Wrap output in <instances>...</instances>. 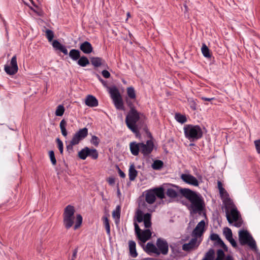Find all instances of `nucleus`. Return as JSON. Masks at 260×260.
I'll list each match as a JSON object with an SVG mask.
<instances>
[{
  "label": "nucleus",
  "instance_id": "obj_30",
  "mask_svg": "<svg viewBox=\"0 0 260 260\" xmlns=\"http://www.w3.org/2000/svg\"><path fill=\"white\" fill-rule=\"evenodd\" d=\"M152 190H154V193L155 197L157 196L160 199H162L165 198L164 190L162 187L154 188Z\"/></svg>",
  "mask_w": 260,
  "mask_h": 260
},
{
  "label": "nucleus",
  "instance_id": "obj_33",
  "mask_svg": "<svg viewBox=\"0 0 260 260\" xmlns=\"http://www.w3.org/2000/svg\"><path fill=\"white\" fill-rule=\"evenodd\" d=\"M126 93L128 98L132 100H135L136 98V92L134 87L131 86L126 89Z\"/></svg>",
  "mask_w": 260,
  "mask_h": 260
},
{
  "label": "nucleus",
  "instance_id": "obj_54",
  "mask_svg": "<svg viewBox=\"0 0 260 260\" xmlns=\"http://www.w3.org/2000/svg\"><path fill=\"white\" fill-rule=\"evenodd\" d=\"M228 240L230 242V243L231 244V245L234 247H237V243H236V242L235 241V240L232 238H230V239H228Z\"/></svg>",
  "mask_w": 260,
  "mask_h": 260
},
{
  "label": "nucleus",
  "instance_id": "obj_19",
  "mask_svg": "<svg viewBox=\"0 0 260 260\" xmlns=\"http://www.w3.org/2000/svg\"><path fill=\"white\" fill-rule=\"evenodd\" d=\"M80 49L85 54H89L93 51V48L91 44L87 41H85L83 43L81 44Z\"/></svg>",
  "mask_w": 260,
  "mask_h": 260
},
{
  "label": "nucleus",
  "instance_id": "obj_27",
  "mask_svg": "<svg viewBox=\"0 0 260 260\" xmlns=\"http://www.w3.org/2000/svg\"><path fill=\"white\" fill-rule=\"evenodd\" d=\"M67 125V121L64 119L61 120L59 124V127L61 130V133L64 137H67L68 135V132L66 129Z\"/></svg>",
  "mask_w": 260,
  "mask_h": 260
},
{
  "label": "nucleus",
  "instance_id": "obj_9",
  "mask_svg": "<svg viewBox=\"0 0 260 260\" xmlns=\"http://www.w3.org/2000/svg\"><path fill=\"white\" fill-rule=\"evenodd\" d=\"M87 134L88 129L87 128L84 127L79 129L73 136L70 142V145L73 146L79 144L81 140L84 139L87 136Z\"/></svg>",
  "mask_w": 260,
  "mask_h": 260
},
{
  "label": "nucleus",
  "instance_id": "obj_3",
  "mask_svg": "<svg viewBox=\"0 0 260 260\" xmlns=\"http://www.w3.org/2000/svg\"><path fill=\"white\" fill-rule=\"evenodd\" d=\"M143 116V114L134 108H132L128 112L125 118V123L127 127L134 133H139V123Z\"/></svg>",
  "mask_w": 260,
  "mask_h": 260
},
{
  "label": "nucleus",
  "instance_id": "obj_1",
  "mask_svg": "<svg viewBox=\"0 0 260 260\" xmlns=\"http://www.w3.org/2000/svg\"><path fill=\"white\" fill-rule=\"evenodd\" d=\"M178 188L180 193L190 202L187 206L191 213H200L204 210L205 206L204 200L200 193L188 188Z\"/></svg>",
  "mask_w": 260,
  "mask_h": 260
},
{
  "label": "nucleus",
  "instance_id": "obj_34",
  "mask_svg": "<svg viewBox=\"0 0 260 260\" xmlns=\"http://www.w3.org/2000/svg\"><path fill=\"white\" fill-rule=\"evenodd\" d=\"M214 251L213 249H210L206 253L204 258L202 260H214Z\"/></svg>",
  "mask_w": 260,
  "mask_h": 260
},
{
  "label": "nucleus",
  "instance_id": "obj_40",
  "mask_svg": "<svg viewBox=\"0 0 260 260\" xmlns=\"http://www.w3.org/2000/svg\"><path fill=\"white\" fill-rule=\"evenodd\" d=\"M98 156H99V154L96 149L89 148L88 156L91 157L93 159H96L98 158Z\"/></svg>",
  "mask_w": 260,
  "mask_h": 260
},
{
  "label": "nucleus",
  "instance_id": "obj_39",
  "mask_svg": "<svg viewBox=\"0 0 260 260\" xmlns=\"http://www.w3.org/2000/svg\"><path fill=\"white\" fill-rule=\"evenodd\" d=\"M163 162L159 160H155L152 165V167L154 170H159L162 167Z\"/></svg>",
  "mask_w": 260,
  "mask_h": 260
},
{
  "label": "nucleus",
  "instance_id": "obj_4",
  "mask_svg": "<svg viewBox=\"0 0 260 260\" xmlns=\"http://www.w3.org/2000/svg\"><path fill=\"white\" fill-rule=\"evenodd\" d=\"M184 136L190 142H193L201 139L203 136L201 127L198 125L186 124L184 126Z\"/></svg>",
  "mask_w": 260,
  "mask_h": 260
},
{
  "label": "nucleus",
  "instance_id": "obj_6",
  "mask_svg": "<svg viewBox=\"0 0 260 260\" xmlns=\"http://www.w3.org/2000/svg\"><path fill=\"white\" fill-rule=\"evenodd\" d=\"M108 91L116 108L118 110H123V101L117 88L115 86L109 87Z\"/></svg>",
  "mask_w": 260,
  "mask_h": 260
},
{
  "label": "nucleus",
  "instance_id": "obj_55",
  "mask_svg": "<svg viewBox=\"0 0 260 260\" xmlns=\"http://www.w3.org/2000/svg\"><path fill=\"white\" fill-rule=\"evenodd\" d=\"M107 181L111 185H113L115 183V179L113 177H109Z\"/></svg>",
  "mask_w": 260,
  "mask_h": 260
},
{
  "label": "nucleus",
  "instance_id": "obj_48",
  "mask_svg": "<svg viewBox=\"0 0 260 260\" xmlns=\"http://www.w3.org/2000/svg\"><path fill=\"white\" fill-rule=\"evenodd\" d=\"M56 141H57V143L58 148L60 151V153L61 154H62L63 153V143L59 138H57L56 139Z\"/></svg>",
  "mask_w": 260,
  "mask_h": 260
},
{
  "label": "nucleus",
  "instance_id": "obj_38",
  "mask_svg": "<svg viewBox=\"0 0 260 260\" xmlns=\"http://www.w3.org/2000/svg\"><path fill=\"white\" fill-rule=\"evenodd\" d=\"M102 59L100 57H92L91 58V62L93 66L98 67L102 63Z\"/></svg>",
  "mask_w": 260,
  "mask_h": 260
},
{
  "label": "nucleus",
  "instance_id": "obj_37",
  "mask_svg": "<svg viewBox=\"0 0 260 260\" xmlns=\"http://www.w3.org/2000/svg\"><path fill=\"white\" fill-rule=\"evenodd\" d=\"M175 119L180 123H184L187 121V118L185 115L177 113L175 116Z\"/></svg>",
  "mask_w": 260,
  "mask_h": 260
},
{
  "label": "nucleus",
  "instance_id": "obj_31",
  "mask_svg": "<svg viewBox=\"0 0 260 260\" xmlns=\"http://www.w3.org/2000/svg\"><path fill=\"white\" fill-rule=\"evenodd\" d=\"M201 51L204 57L208 58L211 57V55L210 52V50L205 44H203L201 48Z\"/></svg>",
  "mask_w": 260,
  "mask_h": 260
},
{
  "label": "nucleus",
  "instance_id": "obj_36",
  "mask_svg": "<svg viewBox=\"0 0 260 260\" xmlns=\"http://www.w3.org/2000/svg\"><path fill=\"white\" fill-rule=\"evenodd\" d=\"M65 111V108L62 105H59L57 106L55 110V115L57 116H62Z\"/></svg>",
  "mask_w": 260,
  "mask_h": 260
},
{
  "label": "nucleus",
  "instance_id": "obj_42",
  "mask_svg": "<svg viewBox=\"0 0 260 260\" xmlns=\"http://www.w3.org/2000/svg\"><path fill=\"white\" fill-rule=\"evenodd\" d=\"M219 193L220 194V196L222 198H224L226 199V201H225L224 203L228 200H230V199H228L229 194L227 191L225 190L224 188H221L220 190H219Z\"/></svg>",
  "mask_w": 260,
  "mask_h": 260
},
{
  "label": "nucleus",
  "instance_id": "obj_52",
  "mask_svg": "<svg viewBox=\"0 0 260 260\" xmlns=\"http://www.w3.org/2000/svg\"><path fill=\"white\" fill-rule=\"evenodd\" d=\"M102 74L105 78H108L110 76V73L107 70H104L102 72Z\"/></svg>",
  "mask_w": 260,
  "mask_h": 260
},
{
  "label": "nucleus",
  "instance_id": "obj_49",
  "mask_svg": "<svg viewBox=\"0 0 260 260\" xmlns=\"http://www.w3.org/2000/svg\"><path fill=\"white\" fill-rule=\"evenodd\" d=\"M100 142L99 139L95 136H93L91 139V143L94 146H98Z\"/></svg>",
  "mask_w": 260,
  "mask_h": 260
},
{
  "label": "nucleus",
  "instance_id": "obj_32",
  "mask_svg": "<svg viewBox=\"0 0 260 260\" xmlns=\"http://www.w3.org/2000/svg\"><path fill=\"white\" fill-rule=\"evenodd\" d=\"M102 219L103 221L104 226H105L106 230V233L109 236H110V226L109 219L106 216L103 217L102 218Z\"/></svg>",
  "mask_w": 260,
  "mask_h": 260
},
{
  "label": "nucleus",
  "instance_id": "obj_29",
  "mask_svg": "<svg viewBox=\"0 0 260 260\" xmlns=\"http://www.w3.org/2000/svg\"><path fill=\"white\" fill-rule=\"evenodd\" d=\"M151 214L150 213H146L144 215V223L145 228H148L151 226Z\"/></svg>",
  "mask_w": 260,
  "mask_h": 260
},
{
  "label": "nucleus",
  "instance_id": "obj_17",
  "mask_svg": "<svg viewBox=\"0 0 260 260\" xmlns=\"http://www.w3.org/2000/svg\"><path fill=\"white\" fill-rule=\"evenodd\" d=\"M129 149L133 155L137 156L139 152H141V143L131 142L129 144Z\"/></svg>",
  "mask_w": 260,
  "mask_h": 260
},
{
  "label": "nucleus",
  "instance_id": "obj_22",
  "mask_svg": "<svg viewBox=\"0 0 260 260\" xmlns=\"http://www.w3.org/2000/svg\"><path fill=\"white\" fill-rule=\"evenodd\" d=\"M178 188L181 187L177 186H175L174 188H168L166 191L167 195L172 198H176L178 196V192L180 193Z\"/></svg>",
  "mask_w": 260,
  "mask_h": 260
},
{
  "label": "nucleus",
  "instance_id": "obj_62",
  "mask_svg": "<svg viewBox=\"0 0 260 260\" xmlns=\"http://www.w3.org/2000/svg\"><path fill=\"white\" fill-rule=\"evenodd\" d=\"M127 16H128V17H129V16H130V14H129V13H127Z\"/></svg>",
  "mask_w": 260,
  "mask_h": 260
},
{
  "label": "nucleus",
  "instance_id": "obj_47",
  "mask_svg": "<svg viewBox=\"0 0 260 260\" xmlns=\"http://www.w3.org/2000/svg\"><path fill=\"white\" fill-rule=\"evenodd\" d=\"M49 155L51 160V161L52 164V165H55L56 164V158L55 157V155L54 151L52 150H51L49 152Z\"/></svg>",
  "mask_w": 260,
  "mask_h": 260
},
{
  "label": "nucleus",
  "instance_id": "obj_28",
  "mask_svg": "<svg viewBox=\"0 0 260 260\" xmlns=\"http://www.w3.org/2000/svg\"><path fill=\"white\" fill-rule=\"evenodd\" d=\"M78 60L77 63L81 67H85L89 64V61L86 56L80 57Z\"/></svg>",
  "mask_w": 260,
  "mask_h": 260
},
{
  "label": "nucleus",
  "instance_id": "obj_12",
  "mask_svg": "<svg viewBox=\"0 0 260 260\" xmlns=\"http://www.w3.org/2000/svg\"><path fill=\"white\" fill-rule=\"evenodd\" d=\"M180 178L185 183L194 186H198L199 185V181L198 179L189 173H184L180 175Z\"/></svg>",
  "mask_w": 260,
  "mask_h": 260
},
{
  "label": "nucleus",
  "instance_id": "obj_7",
  "mask_svg": "<svg viewBox=\"0 0 260 260\" xmlns=\"http://www.w3.org/2000/svg\"><path fill=\"white\" fill-rule=\"evenodd\" d=\"M239 239L241 245L247 244L252 249L256 248L255 241L247 231H240L239 232Z\"/></svg>",
  "mask_w": 260,
  "mask_h": 260
},
{
  "label": "nucleus",
  "instance_id": "obj_61",
  "mask_svg": "<svg viewBox=\"0 0 260 260\" xmlns=\"http://www.w3.org/2000/svg\"><path fill=\"white\" fill-rule=\"evenodd\" d=\"M98 78L100 80V81L103 83L105 84V82L100 77V76L98 75Z\"/></svg>",
  "mask_w": 260,
  "mask_h": 260
},
{
  "label": "nucleus",
  "instance_id": "obj_57",
  "mask_svg": "<svg viewBox=\"0 0 260 260\" xmlns=\"http://www.w3.org/2000/svg\"><path fill=\"white\" fill-rule=\"evenodd\" d=\"M77 254V249H76L74 250V251L73 252L72 258L71 260H75V258L76 257Z\"/></svg>",
  "mask_w": 260,
  "mask_h": 260
},
{
  "label": "nucleus",
  "instance_id": "obj_13",
  "mask_svg": "<svg viewBox=\"0 0 260 260\" xmlns=\"http://www.w3.org/2000/svg\"><path fill=\"white\" fill-rule=\"evenodd\" d=\"M153 143L151 140H148L145 144L141 143V152L144 156H148L153 150Z\"/></svg>",
  "mask_w": 260,
  "mask_h": 260
},
{
  "label": "nucleus",
  "instance_id": "obj_60",
  "mask_svg": "<svg viewBox=\"0 0 260 260\" xmlns=\"http://www.w3.org/2000/svg\"><path fill=\"white\" fill-rule=\"evenodd\" d=\"M217 185H218V188L219 191L220 190L221 188H224L222 187V183L221 182L218 181Z\"/></svg>",
  "mask_w": 260,
  "mask_h": 260
},
{
  "label": "nucleus",
  "instance_id": "obj_56",
  "mask_svg": "<svg viewBox=\"0 0 260 260\" xmlns=\"http://www.w3.org/2000/svg\"><path fill=\"white\" fill-rule=\"evenodd\" d=\"M190 107L192 110H194L196 109V105L193 101L190 102Z\"/></svg>",
  "mask_w": 260,
  "mask_h": 260
},
{
  "label": "nucleus",
  "instance_id": "obj_43",
  "mask_svg": "<svg viewBox=\"0 0 260 260\" xmlns=\"http://www.w3.org/2000/svg\"><path fill=\"white\" fill-rule=\"evenodd\" d=\"M224 256L223 251L222 249H218L217 251V257L215 260H223Z\"/></svg>",
  "mask_w": 260,
  "mask_h": 260
},
{
  "label": "nucleus",
  "instance_id": "obj_11",
  "mask_svg": "<svg viewBox=\"0 0 260 260\" xmlns=\"http://www.w3.org/2000/svg\"><path fill=\"white\" fill-rule=\"evenodd\" d=\"M205 222L204 220H203L199 222L192 231V237L198 239H202L201 237L205 231Z\"/></svg>",
  "mask_w": 260,
  "mask_h": 260
},
{
  "label": "nucleus",
  "instance_id": "obj_21",
  "mask_svg": "<svg viewBox=\"0 0 260 260\" xmlns=\"http://www.w3.org/2000/svg\"><path fill=\"white\" fill-rule=\"evenodd\" d=\"M138 171L135 169V165L131 164L128 169V177L130 181H134L138 175Z\"/></svg>",
  "mask_w": 260,
  "mask_h": 260
},
{
  "label": "nucleus",
  "instance_id": "obj_44",
  "mask_svg": "<svg viewBox=\"0 0 260 260\" xmlns=\"http://www.w3.org/2000/svg\"><path fill=\"white\" fill-rule=\"evenodd\" d=\"M223 233L227 240L233 237L232 231L228 228L224 229Z\"/></svg>",
  "mask_w": 260,
  "mask_h": 260
},
{
  "label": "nucleus",
  "instance_id": "obj_51",
  "mask_svg": "<svg viewBox=\"0 0 260 260\" xmlns=\"http://www.w3.org/2000/svg\"><path fill=\"white\" fill-rule=\"evenodd\" d=\"M254 144L258 153H260V140L254 141Z\"/></svg>",
  "mask_w": 260,
  "mask_h": 260
},
{
  "label": "nucleus",
  "instance_id": "obj_10",
  "mask_svg": "<svg viewBox=\"0 0 260 260\" xmlns=\"http://www.w3.org/2000/svg\"><path fill=\"white\" fill-rule=\"evenodd\" d=\"M4 70L6 73L9 75H13L17 72L18 68L16 55L12 57L9 64L5 66Z\"/></svg>",
  "mask_w": 260,
  "mask_h": 260
},
{
  "label": "nucleus",
  "instance_id": "obj_26",
  "mask_svg": "<svg viewBox=\"0 0 260 260\" xmlns=\"http://www.w3.org/2000/svg\"><path fill=\"white\" fill-rule=\"evenodd\" d=\"M89 155V148L87 147L82 149L78 152V156L80 158L85 160Z\"/></svg>",
  "mask_w": 260,
  "mask_h": 260
},
{
  "label": "nucleus",
  "instance_id": "obj_2",
  "mask_svg": "<svg viewBox=\"0 0 260 260\" xmlns=\"http://www.w3.org/2000/svg\"><path fill=\"white\" fill-rule=\"evenodd\" d=\"M226 219L230 224L239 228L242 224V221L239 212L233 202L228 200L225 203Z\"/></svg>",
  "mask_w": 260,
  "mask_h": 260
},
{
  "label": "nucleus",
  "instance_id": "obj_25",
  "mask_svg": "<svg viewBox=\"0 0 260 260\" xmlns=\"http://www.w3.org/2000/svg\"><path fill=\"white\" fill-rule=\"evenodd\" d=\"M69 55L73 60H77L80 57V51L76 49H72Z\"/></svg>",
  "mask_w": 260,
  "mask_h": 260
},
{
  "label": "nucleus",
  "instance_id": "obj_16",
  "mask_svg": "<svg viewBox=\"0 0 260 260\" xmlns=\"http://www.w3.org/2000/svg\"><path fill=\"white\" fill-rule=\"evenodd\" d=\"M85 104L88 107H97L99 104L98 100L92 95H88L85 99Z\"/></svg>",
  "mask_w": 260,
  "mask_h": 260
},
{
  "label": "nucleus",
  "instance_id": "obj_15",
  "mask_svg": "<svg viewBox=\"0 0 260 260\" xmlns=\"http://www.w3.org/2000/svg\"><path fill=\"white\" fill-rule=\"evenodd\" d=\"M202 239H198L193 237L188 243H185L183 245L182 249L185 251L189 250L194 247L198 246L201 242Z\"/></svg>",
  "mask_w": 260,
  "mask_h": 260
},
{
  "label": "nucleus",
  "instance_id": "obj_8",
  "mask_svg": "<svg viewBox=\"0 0 260 260\" xmlns=\"http://www.w3.org/2000/svg\"><path fill=\"white\" fill-rule=\"evenodd\" d=\"M145 201L147 204L144 203L143 206L149 212L154 211L155 207L152 205L156 200L154 190L150 189L146 191L145 194Z\"/></svg>",
  "mask_w": 260,
  "mask_h": 260
},
{
  "label": "nucleus",
  "instance_id": "obj_50",
  "mask_svg": "<svg viewBox=\"0 0 260 260\" xmlns=\"http://www.w3.org/2000/svg\"><path fill=\"white\" fill-rule=\"evenodd\" d=\"M144 215H143L142 212H139L137 214V220L138 222H141L143 221Z\"/></svg>",
  "mask_w": 260,
  "mask_h": 260
},
{
  "label": "nucleus",
  "instance_id": "obj_46",
  "mask_svg": "<svg viewBox=\"0 0 260 260\" xmlns=\"http://www.w3.org/2000/svg\"><path fill=\"white\" fill-rule=\"evenodd\" d=\"M46 36L49 42H51L52 41L53 38L54 37L53 32L51 30L47 29L46 31Z\"/></svg>",
  "mask_w": 260,
  "mask_h": 260
},
{
  "label": "nucleus",
  "instance_id": "obj_59",
  "mask_svg": "<svg viewBox=\"0 0 260 260\" xmlns=\"http://www.w3.org/2000/svg\"><path fill=\"white\" fill-rule=\"evenodd\" d=\"M201 99L202 100H203V101H205L210 102V101H211L212 100H213L214 99V98H205V97H202Z\"/></svg>",
  "mask_w": 260,
  "mask_h": 260
},
{
  "label": "nucleus",
  "instance_id": "obj_45",
  "mask_svg": "<svg viewBox=\"0 0 260 260\" xmlns=\"http://www.w3.org/2000/svg\"><path fill=\"white\" fill-rule=\"evenodd\" d=\"M120 215V208L119 206H117L116 209L112 212V216L114 218L119 219Z\"/></svg>",
  "mask_w": 260,
  "mask_h": 260
},
{
  "label": "nucleus",
  "instance_id": "obj_24",
  "mask_svg": "<svg viewBox=\"0 0 260 260\" xmlns=\"http://www.w3.org/2000/svg\"><path fill=\"white\" fill-rule=\"evenodd\" d=\"M146 250L148 252H152L157 254H159L157 248L152 243H148L146 246Z\"/></svg>",
  "mask_w": 260,
  "mask_h": 260
},
{
  "label": "nucleus",
  "instance_id": "obj_18",
  "mask_svg": "<svg viewBox=\"0 0 260 260\" xmlns=\"http://www.w3.org/2000/svg\"><path fill=\"white\" fill-rule=\"evenodd\" d=\"M151 232L149 230L141 232L138 235L139 239L143 243L146 242L151 237Z\"/></svg>",
  "mask_w": 260,
  "mask_h": 260
},
{
  "label": "nucleus",
  "instance_id": "obj_35",
  "mask_svg": "<svg viewBox=\"0 0 260 260\" xmlns=\"http://www.w3.org/2000/svg\"><path fill=\"white\" fill-rule=\"evenodd\" d=\"M211 240L212 241H216L217 243L221 246H224V244L222 240L220 238L219 236L216 234H212L210 236Z\"/></svg>",
  "mask_w": 260,
  "mask_h": 260
},
{
  "label": "nucleus",
  "instance_id": "obj_20",
  "mask_svg": "<svg viewBox=\"0 0 260 260\" xmlns=\"http://www.w3.org/2000/svg\"><path fill=\"white\" fill-rule=\"evenodd\" d=\"M53 47L57 50H59L62 52L64 54L67 55L68 51L66 46L60 43L57 40H54L52 42Z\"/></svg>",
  "mask_w": 260,
  "mask_h": 260
},
{
  "label": "nucleus",
  "instance_id": "obj_53",
  "mask_svg": "<svg viewBox=\"0 0 260 260\" xmlns=\"http://www.w3.org/2000/svg\"><path fill=\"white\" fill-rule=\"evenodd\" d=\"M135 230L137 236L141 232V230L137 223H134Z\"/></svg>",
  "mask_w": 260,
  "mask_h": 260
},
{
  "label": "nucleus",
  "instance_id": "obj_5",
  "mask_svg": "<svg viewBox=\"0 0 260 260\" xmlns=\"http://www.w3.org/2000/svg\"><path fill=\"white\" fill-rule=\"evenodd\" d=\"M74 207L71 205H68L64 209L63 214V223L65 228L67 229L72 226L74 222Z\"/></svg>",
  "mask_w": 260,
  "mask_h": 260
},
{
  "label": "nucleus",
  "instance_id": "obj_23",
  "mask_svg": "<svg viewBox=\"0 0 260 260\" xmlns=\"http://www.w3.org/2000/svg\"><path fill=\"white\" fill-rule=\"evenodd\" d=\"M129 253L133 257L137 256V253L136 249V243L133 241H129L128 242Z\"/></svg>",
  "mask_w": 260,
  "mask_h": 260
},
{
  "label": "nucleus",
  "instance_id": "obj_14",
  "mask_svg": "<svg viewBox=\"0 0 260 260\" xmlns=\"http://www.w3.org/2000/svg\"><path fill=\"white\" fill-rule=\"evenodd\" d=\"M157 248L160 253L166 255L168 252V245L167 241L164 239L159 238L156 242Z\"/></svg>",
  "mask_w": 260,
  "mask_h": 260
},
{
  "label": "nucleus",
  "instance_id": "obj_58",
  "mask_svg": "<svg viewBox=\"0 0 260 260\" xmlns=\"http://www.w3.org/2000/svg\"><path fill=\"white\" fill-rule=\"evenodd\" d=\"M118 173H119V176L121 178H124L125 177V174H124V173L123 172H122L120 169H119Z\"/></svg>",
  "mask_w": 260,
  "mask_h": 260
},
{
  "label": "nucleus",
  "instance_id": "obj_41",
  "mask_svg": "<svg viewBox=\"0 0 260 260\" xmlns=\"http://www.w3.org/2000/svg\"><path fill=\"white\" fill-rule=\"evenodd\" d=\"M82 222V217L80 214H78L76 216V221L74 226V229L76 230L79 228Z\"/></svg>",
  "mask_w": 260,
  "mask_h": 260
}]
</instances>
